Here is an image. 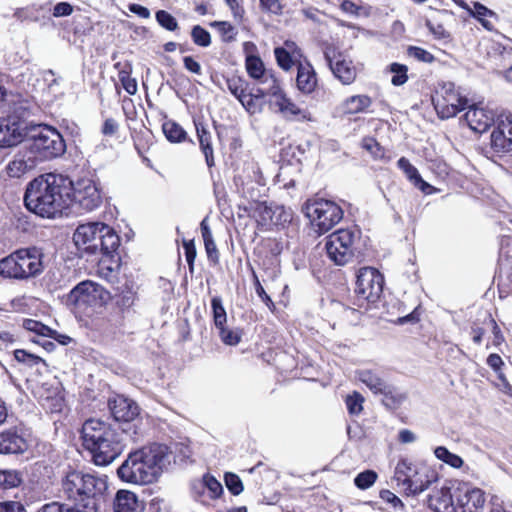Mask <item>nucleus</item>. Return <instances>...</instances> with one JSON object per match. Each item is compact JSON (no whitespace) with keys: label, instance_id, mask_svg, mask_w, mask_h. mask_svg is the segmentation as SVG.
Here are the masks:
<instances>
[{"label":"nucleus","instance_id":"obj_1","mask_svg":"<svg viewBox=\"0 0 512 512\" xmlns=\"http://www.w3.org/2000/svg\"><path fill=\"white\" fill-rule=\"evenodd\" d=\"M72 182L56 174H44L32 180L26 188V208L43 218H55L69 208Z\"/></svg>","mask_w":512,"mask_h":512},{"label":"nucleus","instance_id":"obj_2","mask_svg":"<svg viewBox=\"0 0 512 512\" xmlns=\"http://www.w3.org/2000/svg\"><path fill=\"white\" fill-rule=\"evenodd\" d=\"M171 463V452L163 444H151L128 454L117 470L127 483L147 485L156 482Z\"/></svg>","mask_w":512,"mask_h":512},{"label":"nucleus","instance_id":"obj_3","mask_svg":"<svg viewBox=\"0 0 512 512\" xmlns=\"http://www.w3.org/2000/svg\"><path fill=\"white\" fill-rule=\"evenodd\" d=\"M81 434L83 445L91 452L96 465L110 464L126 447L124 432L101 419L86 420Z\"/></svg>","mask_w":512,"mask_h":512},{"label":"nucleus","instance_id":"obj_4","mask_svg":"<svg viewBox=\"0 0 512 512\" xmlns=\"http://www.w3.org/2000/svg\"><path fill=\"white\" fill-rule=\"evenodd\" d=\"M77 247L90 254H101L100 263L108 270L119 266L120 237L116 231L102 222H89L77 227L73 235Z\"/></svg>","mask_w":512,"mask_h":512},{"label":"nucleus","instance_id":"obj_5","mask_svg":"<svg viewBox=\"0 0 512 512\" xmlns=\"http://www.w3.org/2000/svg\"><path fill=\"white\" fill-rule=\"evenodd\" d=\"M108 488L107 477L80 471H71L62 480L64 495L80 512H97Z\"/></svg>","mask_w":512,"mask_h":512},{"label":"nucleus","instance_id":"obj_6","mask_svg":"<svg viewBox=\"0 0 512 512\" xmlns=\"http://www.w3.org/2000/svg\"><path fill=\"white\" fill-rule=\"evenodd\" d=\"M44 253L38 247L19 249L0 260V275L24 280L40 275L44 270Z\"/></svg>","mask_w":512,"mask_h":512},{"label":"nucleus","instance_id":"obj_7","mask_svg":"<svg viewBox=\"0 0 512 512\" xmlns=\"http://www.w3.org/2000/svg\"><path fill=\"white\" fill-rule=\"evenodd\" d=\"M24 144L38 162L55 159L66 151L62 135L55 128L47 125L31 128Z\"/></svg>","mask_w":512,"mask_h":512},{"label":"nucleus","instance_id":"obj_8","mask_svg":"<svg viewBox=\"0 0 512 512\" xmlns=\"http://www.w3.org/2000/svg\"><path fill=\"white\" fill-rule=\"evenodd\" d=\"M393 479L405 495L417 496L437 480V475L427 467L401 459L395 467Z\"/></svg>","mask_w":512,"mask_h":512},{"label":"nucleus","instance_id":"obj_9","mask_svg":"<svg viewBox=\"0 0 512 512\" xmlns=\"http://www.w3.org/2000/svg\"><path fill=\"white\" fill-rule=\"evenodd\" d=\"M360 232L352 229H339L326 238L325 249L328 258L338 266L353 261L358 253L357 242Z\"/></svg>","mask_w":512,"mask_h":512},{"label":"nucleus","instance_id":"obj_10","mask_svg":"<svg viewBox=\"0 0 512 512\" xmlns=\"http://www.w3.org/2000/svg\"><path fill=\"white\" fill-rule=\"evenodd\" d=\"M109 292L100 284L85 280L77 284L67 295V303L77 311L89 315L95 308L109 300Z\"/></svg>","mask_w":512,"mask_h":512},{"label":"nucleus","instance_id":"obj_11","mask_svg":"<svg viewBox=\"0 0 512 512\" xmlns=\"http://www.w3.org/2000/svg\"><path fill=\"white\" fill-rule=\"evenodd\" d=\"M304 211L319 234L328 232L343 217V211L340 206L324 199L308 200Z\"/></svg>","mask_w":512,"mask_h":512},{"label":"nucleus","instance_id":"obj_12","mask_svg":"<svg viewBox=\"0 0 512 512\" xmlns=\"http://www.w3.org/2000/svg\"><path fill=\"white\" fill-rule=\"evenodd\" d=\"M256 97L272 96L273 103L278 108V111L287 119L297 120L302 122H314L315 118L311 112L306 108L299 107L290 99L282 90L278 82L271 87H259L256 90Z\"/></svg>","mask_w":512,"mask_h":512},{"label":"nucleus","instance_id":"obj_13","mask_svg":"<svg viewBox=\"0 0 512 512\" xmlns=\"http://www.w3.org/2000/svg\"><path fill=\"white\" fill-rule=\"evenodd\" d=\"M432 102L442 119L454 117L465 109L467 104V100L459 95L451 83L443 85L440 90L436 91Z\"/></svg>","mask_w":512,"mask_h":512},{"label":"nucleus","instance_id":"obj_14","mask_svg":"<svg viewBox=\"0 0 512 512\" xmlns=\"http://www.w3.org/2000/svg\"><path fill=\"white\" fill-rule=\"evenodd\" d=\"M384 279L378 270L364 267L359 270L355 293L359 300L375 302L383 291Z\"/></svg>","mask_w":512,"mask_h":512},{"label":"nucleus","instance_id":"obj_15","mask_svg":"<svg viewBox=\"0 0 512 512\" xmlns=\"http://www.w3.org/2000/svg\"><path fill=\"white\" fill-rule=\"evenodd\" d=\"M73 201L78 207L86 212H91L102 204V194L95 181L88 178L72 183Z\"/></svg>","mask_w":512,"mask_h":512},{"label":"nucleus","instance_id":"obj_16","mask_svg":"<svg viewBox=\"0 0 512 512\" xmlns=\"http://www.w3.org/2000/svg\"><path fill=\"white\" fill-rule=\"evenodd\" d=\"M491 148L497 153L512 151V113H501L491 133Z\"/></svg>","mask_w":512,"mask_h":512},{"label":"nucleus","instance_id":"obj_17","mask_svg":"<svg viewBox=\"0 0 512 512\" xmlns=\"http://www.w3.org/2000/svg\"><path fill=\"white\" fill-rule=\"evenodd\" d=\"M39 162L34 158V155L24 144L23 148L20 149L13 157V159L7 164L6 172L11 178H20L24 174L33 170Z\"/></svg>","mask_w":512,"mask_h":512},{"label":"nucleus","instance_id":"obj_18","mask_svg":"<svg viewBox=\"0 0 512 512\" xmlns=\"http://www.w3.org/2000/svg\"><path fill=\"white\" fill-rule=\"evenodd\" d=\"M108 405L116 421L130 422L140 413V408L135 401L121 395L110 400Z\"/></svg>","mask_w":512,"mask_h":512},{"label":"nucleus","instance_id":"obj_19","mask_svg":"<svg viewBox=\"0 0 512 512\" xmlns=\"http://www.w3.org/2000/svg\"><path fill=\"white\" fill-rule=\"evenodd\" d=\"M245 68L249 77L256 80L260 87H271L279 82L271 71L265 69L259 56L246 57Z\"/></svg>","mask_w":512,"mask_h":512},{"label":"nucleus","instance_id":"obj_20","mask_svg":"<svg viewBox=\"0 0 512 512\" xmlns=\"http://www.w3.org/2000/svg\"><path fill=\"white\" fill-rule=\"evenodd\" d=\"M23 125L14 118L0 120V147H11L24 139Z\"/></svg>","mask_w":512,"mask_h":512},{"label":"nucleus","instance_id":"obj_21","mask_svg":"<svg viewBox=\"0 0 512 512\" xmlns=\"http://www.w3.org/2000/svg\"><path fill=\"white\" fill-rule=\"evenodd\" d=\"M485 503L484 492L479 488L459 489L457 495L458 512H478Z\"/></svg>","mask_w":512,"mask_h":512},{"label":"nucleus","instance_id":"obj_22","mask_svg":"<svg viewBox=\"0 0 512 512\" xmlns=\"http://www.w3.org/2000/svg\"><path fill=\"white\" fill-rule=\"evenodd\" d=\"M325 57L329 62L330 69L334 76L338 78L342 84L349 85L355 81L357 72L351 60L346 59L341 54H339L334 61L328 53H325Z\"/></svg>","mask_w":512,"mask_h":512},{"label":"nucleus","instance_id":"obj_23","mask_svg":"<svg viewBox=\"0 0 512 512\" xmlns=\"http://www.w3.org/2000/svg\"><path fill=\"white\" fill-rule=\"evenodd\" d=\"M25 438L15 429L0 433V454H19L27 450Z\"/></svg>","mask_w":512,"mask_h":512},{"label":"nucleus","instance_id":"obj_24","mask_svg":"<svg viewBox=\"0 0 512 512\" xmlns=\"http://www.w3.org/2000/svg\"><path fill=\"white\" fill-rule=\"evenodd\" d=\"M465 120L471 130L483 133L494 122V115L484 108L472 106L465 113Z\"/></svg>","mask_w":512,"mask_h":512},{"label":"nucleus","instance_id":"obj_25","mask_svg":"<svg viewBox=\"0 0 512 512\" xmlns=\"http://www.w3.org/2000/svg\"><path fill=\"white\" fill-rule=\"evenodd\" d=\"M428 506L434 512H458L450 488L443 487L429 496Z\"/></svg>","mask_w":512,"mask_h":512},{"label":"nucleus","instance_id":"obj_26","mask_svg":"<svg viewBox=\"0 0 512 512\" xmlns=\"http://www.w3.org/2000/svg\"><path fill=\"white\" fill-rule=\"evenodd\" d=\"M296 86L303 94H310L315 90L317 86V77L310 63L298 64Z\"/></svg>","mask_w":512,"mask_h":512},{"label":"nucleus","instance_id":"obj_27","mask_svg":"<svg viewBox=\"0 0 512 512\" xmlns=\"http://www.w3.org/2000/svg\"><path fill=\"white\" fill-rule=\"evenodd\" d=\"M355 376L374 394L388 392V384L374 370L359 369L355 372Z\"/></svg>","mask_w":512,"mask_h":512},{"label":"nucleus","instance_id":"obj_28","mask_svg":"<svg viewBox=\"0 0 512 512\" xmlns=\"http://www.w3.org/2000/svg\"><path fill=\"white\" fill-rule=\"evenodd\" d=\"M142 508L137 495L129 490H119L114 498V512H138Z\"/></svg>","mask_w":512,"mask_h":512},{"label":"nucleus","instance_id":"obj_29","mask_svg":"<svg viewBox=\"0 0 512 512\" xmlns=\"http://www.w3.org/2000/svg\"><path fill=\"white\" fill-rule=\"evenodd\" d=\"M397 166L405 173L407 178L413 183L415 187L419 188L426 194L431 192L433 187L422 179L417 168L413 166L407 158L401 157L397 161Z\"/></svg>","mask_w":512,"mask_h":512},{"label":"nucleus","instance_id":"obj_30","mask_svg":"<svg viewBox=\"0 0 512 512\" xmlns=\"http://www.w3.org/2000/svg\"><path fill=\"white\" fill-rule=\"evenodd\" d=\"M196 132L198 136L199 146L205 156L206 164L208 167L214 166V154L212 147V134L202 124L195 122Z\"/></svg>","mask_w":512,"mask_h":512},{"label":"nucleus","instance_id":"obj_31","mask_svg":"<svg viewBox=\"0 0 512 512\" xmlns=\"http://www.w3.org/2000/svg\"><path fill=\"white\" fill-rule=\"evenodd\" d=\"M92 324L95 330L106 336L115 335L121 326L120 320L112 314L95 318Z\"/></svg>","mask_w":512,"mask_h":512},{"label":"nucleus","instance_id":"obj_32","mask_svg":"<svg viewBox=\"0 0 512 512\" xmlns=\"http://www.w3.org/2000/svg\"><path fill=\"white\" fill-rule=\"evenodd\" d=\"M201 234L205 246V250L207 253V257L209 261H211L214 264H217L219 261V253L218 249L216 247V244L214 242L212 232L210 230V227L207 223V218H204L200 224Z\"/></svg>","mask_w":512,"mask_h":512},{"label":"nucleus","instance_id":"obj_33","mask_svg":"<svg viewBox=\"0 0 512 512\" xmlns=\"http://www.w3.org/2000/svg\"><path fill=\"white\" fill-rule=\"evenodd\" d=\"M372 104L367 95H354L347 98L342 105L343 111L347 114H358L365 111Z\"/></svg>","mask_w":512,"mask_h":512},{"label":"nucleus","instance_id":"obj_34","mask_svg":"<svg viewBox=\"0 0 512 512\" xmlns=\"http://www.w3.org/2000/svg\"><path fill=\"white\" fill-rule=\"evenodd\" d=\"M162 131L171 143H181L186 141L187 133L183 127L173 120H167L162 125Z\"/></svg>","mask_w":512,"mask_h":512},{"label":"nucleus","instance_id":"obj_35","mask_svg":"<svg viewBox=\"0 0 512 512\" xmlns=\"http://www.w3.org/2000/svg\"><path fill=\"white\" fill-rule=\"evenodd\" d=\"M228 90L241 102L245 103L249 98L246 93L247 83L240 77H232L227 79Z\"/></svg>","mask_w":512,"mask_h":512},{"label":"nucleus","instance_id":"obj_36","mask_svg":"<svg viewBox=\"0 0 512 512\" xmlns=\"http://www.w3.org/2000/svg\"><path fill=\"white\" fill-rule=\"evenodd\" d=\"M434 455L437 459L453 468H460L464 463L463 459L460 456L450 452L444 446L436 447L434 450Z\"/></svg>","mask_w":512,"mask_h":512},{"label":"nucleus","instance_id":"obj_37","mask_svg":"<svg viewBox=\"0 0 512 512\" xmlns=\"http://www.w3.org/2000/svg\"><path fill=\"white\" fill-rule=\"evenodd\" d=\"M23 327L30 332H34L37 335L45 336L49 338H56L57 331L49 328L43 323L33 320V319H25L23 321Z\"/></svg>","mask_w":512,"mask_h":512},{"label":"nucleus","instance_id":"obj_38","mask_svg":"<svg viewBox=\"0 0 512 512\" xmlns=\"http://www.w3.org/2000/svg\"><path fill=\"white\" fill-rule=\"evenodd\" d=\"M274 54L278 65L286 71L290 70L298 59L295 57V51L290 52L287 48L277 47L274 50Z\"/></svg>","mask_w":512,"mask_h":512},{"label":"nucleus","instance_id":"obj_39","mask_svg":"<svg viewBox=\"0 0 512 512\" xmlns=\"http://www.w3.org/2000/svg\"><path fill=\"white\" fill-rule=\"evenodd\" d=\"M216 28L224 42H233L237 36V29L227 21H214L210 24Z\"/></svg>","mask_w":512,"mask_h":512},{"label":"nucleus","instance_id":"obj_40","mask_svg":"<svg viewBox=\"0 0 512 512\" xmlns=\"http://www.w3.org/2000/svg\"><path fill=\"white\" fill-rule=\"evenodd\" d=\"M137 300V292L133 289V287H126L123 289L116 297V305L122 309L126 310L131 308L135 301Z\"/></svg>","mask_w":512,"mask_h":512},{"label":"nucleus","instance_id":"obj_41","mask_svg":"<svg viewBox=\"0 0 512 512\" xmlns=\"http://www.w3.org/2000/svg\"><path fill=\"white\" fill-rule=\"evenodd\" d=\"M211 307L213 312V319L216 328H220L225 326L227 321L226 310L222 304V300L220 297H213L211 300Z\"/></svg>","mask_w":512,"mask_h":512},{"label":"nucleus","instance_id":"obj_42","mask_svg":"<svg viewBox=\"0 0 512 512\" xmlns=\"http://www.w3.org/2000/svg\"><path fill=\"white\" fill-rule=\"evenodd\" d=\"M388 70L393 73V77L391 79V83L394 86H401L405 84L408 80V67L404 64L400 63H392L389 65Z\"/></svg>","mask_w":512,"mask_h":512},{"label":"nucleus","instance_id":"obj_43","mask_svg":"<svg viewBox=\"0 0 512 512\" xmlns=\"http://www.w3.org/2000/svg\"><path fill=\"white\" fill-rule=\"evenodd\" d=\"M21 477L17 471L14 470H1L0 487L4 489L14 488L20 485Z\"/></svg>","mask_w":512,"mask_h":512},{"label":"nucleus","instance_id":"obj_44","mask_svg":"<svg viewBox=\"0 0 512 512\" xmlns=\"http://www.w3.org/2000/svg\"><path fill=\"white\" fill-rule=\"evenodd\" d=\"M363 403L364 397L356 391L346 397V406L351 415H359L363 410Z\"/></svg>","mask_w":512,"mask_h":512},{"label":"nucleus","instance_id":"obj_45","mask_svg":"<svg viewBox=\"0 0 512 512\" xmlns=\"http://www.w3.org/2000/svg\"><path fill=\"white\" fill-rule=\"evenodd\" d=\"M191 37L193 42L201 47H207L211 43L210 33L199 25L192 28Z\"/></svg>","mask_w":512,"mask_h":512},{"label":"nucleus","instance_id":"obj_46","mask_svg":"<svg viewBox=\"0 0 512 512\" xmlns=\"http://www.w3.org/2000/svg\"><path fill=\"white\" fill-rule=\"evenodd\" d=\"M384 396L383 404L390 408H396L399 406L405 399V396L401 393L396 392L394 387L388 384V392L380 393Z\"/></svg>","mask_w":512,"mask_h":512},{"label":"nucleus","instance_id":"obj_47","mask_svg":"<svg viewBox=\"0 0 512 512\" xmlns=\"http://www.w3.org/2000/svg\"><path fill=\"white\" fill-rule=\"evenodd\" d=\"M37 512H80V510L71 504L53 501L41 506Z\"/></svg>","mask_w":512,"mask_h":512},{"label":"nucleus","instance_id":"obj_48","mask_svg":"<svg viewBox=\"0 0 512 512\" xmlns=\"http://www.w3.org/2000/svg\"><path fill=\"white\" fill-rule=\"evenodd\" d=\"M377 474L376 472L372 470H367L364 472L359 473L355 479L354 483L355 485L360 489H368L370 488L376 481Z\"/></svg>","mask_w":512,"mask_h":512},{"label":"nucleus","instance_id":"obj_49","mask_svg":"<svg viewBox=\"0 0 512 512\" xmlns=\"http://www.w3.org/2000/svg\"><path fill=\"white\" fill-rule=\"evenodd\" d=\"M407 54L419 62L433 63L435 61L434 55L421 47L409 46L407 48Z\"/></svg>","mask_w":512,"mask_h":512},{"label":"nucleus","instance_id":"obj_50","mask_svg":"<svg viewBox=\"0 0 512 512\" xmlns=\"http://www.w3.org/2000/svg\"><path fill=\"white\" fill-rule=\"evenodd\" d=\"M380 498L387 504H390L395 512H402L405 509V505L402 500L390 490L381 491Z\"/></svg>","mask_w":512,"mask_h":512},{"label":"nucleus","instance_id":"obj_51","mask_svg":"<svg viewBox=\"0 0 512 512\" xmlns=\"http://www.w3.org/2000/svg\"><path fill=\"white\" fill-rule=\"evenodd\" d=\"M14 358L20 363L27 364L29 366L37 365L38 363L42 362L43 360L34 354L28 353L27 351L23 349H17L14 351Z\"/></svg>","mask_w":512,"mask_h":512},{"label":"nucleus","instance_id":"obj_52","mask_svg":"<svg viewBox=\"0 0 512 512\" xmlns=\"http://www.w3.org/2000/svg\"><path fill=\"white\" fill-rule=\"evenodd\" d=\"M158 23L169 31H174L178 24L176 19L168 12L160 10L156 13Z\"/></svg>","mask_w":512,"mask_h":512},{"label":"nucleus","instance_id":"obj_53","mask_svg":"<svg viewBox=\"0 0 512 512\" xmlns=\"http://www.w3.org/2000/svg\"><path fill=\"white\" fill-rule=\"evenodd\" d=\"M225 483L228 490L234 495H239L243 491L242 481L235 474L227 473L225 475Z\"/></svg>","mask_w":512,"mask_h":512},{"label":"nucleus","instance_id":"obj_54","mask_svg":"<svg viewBox=\"0 0 512 512\" xmlns=\"http://www.w3.org/2000/svg\"><path fill=\"white\" fill-rule=\"evenodd\" d=\"M219 330V336L221 340L227 345H237L240 341V335L233 331L227 329L225 326L217 328Z\"/></svg>","mask_w":512,"mask_h":512},{"label":"nucleus","instance_id":"obj_55","mask_svg":"<svg viewBox=\"0 0 512 512\" xmlns=\"http://www.w3.org/2000/svg\"><path fill=\"white\" fill-rule=\"evenodd\" d=\"M487 365L498 374V378L501 381H506L503 373L501 372V368L504 365V362L498 354H490L487 358Z\"/></svg>","mask_w":512,"mask_h":512},{"label":"nucleus","instance_id":"obj_56","mask_svg":"<svg viewBox=\"0 0 512 512\" xmlns=\"http://www.w3.org/2000/svg\"><path fill=\"white\" fill-rule=\"evenodd\" d=\"M119 77L125 91L130 95H134L137 92L136 80L131 78L130 75L125 71H121L119 73Z\"/></svg>","mask_w":512,"mask_h":512},{"label":"nucleus","instance_id":"obj_57","mask_svg":"<svg viewBox=\"0 0 512 512\" xmlns=\"http://www.w3.org/2000/svg\"><path fill=\"white\" fill-rule=\"evenodd\" d=\"M203 481L205 487H207L208 490L210 491L211 497H217L222 493V485L214 477L206 475L204 476Z\"/></svg>","mask_w":512,"mask_h":512},{"label":"nucleus","instance_id":"obj_58","mask_svg":"<svg viewBox=\"0 0 512 512\" xmlns=\"http://www.w3.org/2000/svg\"><path fill=\"white\" fill-rule=\"evenodd\" d=\"M257 212L263 222L271 221L274 223L276 217V207L272 208L265 203L258 205Z\"/></svg>","mask_w":512,"mask_h":512},{"label":"nucleus","instance_id":"obj_59","mask_svg":"<svg viewBox=\"0 0 512 512\" xmlns=\"http://www.w3.org/2000/svg\"><path fill=\"white\" fill-rule=\"evenodd\" d=\"M260 6L262 10L272 13V14H281L282 5L279 0H260Z\"/></svg>","mask_w":512,"mask_h":512},{"label":"nucleus","instance_id":"obj_60","mask_svg":"<svg viewBox=\"0 0 512 512\" xmlns=\"http://www.w3.org/2000/svg\"><path fill=\"white\" fill-rule=\"evenodd\" d=\"M73 12V7L68 2H59L53 8L54 17L69 16Z\"/></svg>","mask_w":512,"mask_h":512},{"label":"nucleus","instance_id":"obj_61","mask_svg":"<svg viewBox=\"0 0 512 512\" xmlns=\"http://www.w3.org/2000/svg\"><path fill=\"white\" fill-rule=\"evenodd\" d=\"M292 220L291 210H286L283 206H276L275 224H282Z\"/></svg>","mask_w":512,"mask_h":512},{"label":"nucleus","instance_id":"obj_62","mask_svg":"<svg viewBox=\"0 0 512 512\" xmlns=\"http://www.w3.org/2000/svg\"><path fill=\"white\" fill-rule=\"evenodd\" d=\"M473 7H474L473 9L470 8L469 13L472 16L477 17L479 20H482L481 18L484 16L494 15L493 11L489 10L487 7H485L484 5H482L478 2H474Z\"/></svg>","mask_w":512,"mask_h":512},{"label":"nucleus","instance_id":"obj_63","mask_svg":"<svg viewBox=\"0 0 512 512\" xmlns=\"http://www.w3.org/2000/svg\"><path fill=\"white\" fill-rule=\"evenodd\" d=\"M0 512H26L24 506L19 502H0Z\"/></svg>","mask_w":512,"mask_h":512},{"label":"nucleus","instance_id":"obj_64","mask_svg":"<svg viewBox=\"0 0 512 512\" xmlns=\"http://www.w3.org/2000/svg\"><path fill=\"white\" fill-rule=\"evenodd\" d=\"M362 147L374 156H379L380 154V146L374 138H364L362 141Z\"/></svg>","mask_w":512,"mask_h":512}]
</instances>
